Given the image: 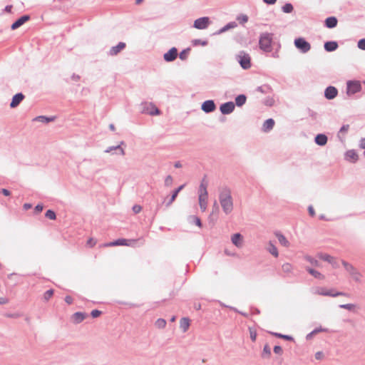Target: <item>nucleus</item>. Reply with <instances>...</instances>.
Instances as JSON below:
<instances>
[{
  "label": "nucleus",
  "instance_id": "423d86ee",
  "mask_svg": "<svg viewBox=\"0 0 365 365\" xmlns=\"http://www.w3.org/2000/svg\"><path fill=\"white\" fill-rule=\"evenodd\" d=\"M341 263H342L343 266L344 267L345 269L351 276V277L356 282H359L361 274L356 270V269L353 265H351V264L348 263L347 262H346L344 260H342Z\"/></svg>",
  "mask_w": 365,
  "mask_h": 365
},
{
  "label": "nucleus",
  "instance_id": "13d9d810",
  "mask_svg": "<svg viewBox=\"0 0 365 365\" xmlns=\"http://www.w3.org/2000/svg\"><path fill=\"white\" fill-rule=\"evenodd\" d=\"M274 351L277 354H281L282 353V349L280 346H275L274 347Z\"/></svg>",
  "mask_w": 365,
  "mask_h": 365
},
{
  "label": "nucleus",
  "instance_id": "bb28decb",
  "mask_svg": "<svg viewBox=\"0 0 365 365\" xmlns=\"http://www.w3.org/2000/svg\"><path fill=\"white\" fill-rule=\"evenodd\" d=\"M199 205L201 210L205 212L207 206V197L198 196Z\"/></svg>",
  "mask_w": 365,
  "mask_h": 365
},
{
  "label": "nucleus",
  "instance_id": "338daca9",
  "mask_svg": "<svg viewBox=\"0 0 365 365\" xmlns=\"http://www.w3.org/2000/svg\"><path fill=\"white\" fill-rule=\"evenodd\" d=\"M65 302L68 304H71L73 303V298L71 297V296H66L65 297Z\"/></svg>",
  "mask_w": 365,
  "mask_h": 365
},
{
  "label": "nucleus",
  "instance_id": "b1692460",
  "mask_svg": "<svg viewBox=\"0 0 365 365\" xmlns=\"http://www.w3.org/2000/svg\"><path fill=\"white\" fill-rule=\"evenodd\" d=\"M324 49L328 52L334 51L338 48L336 41H327L324 43Z\"/></svg>",
  "mask_w": 365,
  "mask_h": 365
},
{
  "label": "nucleus",
  "instance_id": "f257e3e1",
  "mask_svg": "<svg viewBox=\"0 0 365 365\" xmlns=\"http://www.w3.org/2000/svg\"><path fill=\"white\" fill-rule=\"evenodd\" d=\"M218 199L223 212L230 215L234 209V201L232 191L227 186L218 188Z\"/></svg>",
  "mask_w": 365,
  "mask_h": 365
},
{
  "label": "nucleus",
  "instance_id": "9b49d317",
  "mask_svg": "<svg viewBox=\"0 0 365 365\" xmlns=\"http://www.w3.org/2000/svg\"><path fill=\"white\" fill-rule=\"evenodd\" d=\"M201 109L206 113L213 112L216 109V106L212 100H207L202 103Z\"/></svg>",
  "mask_w": 365,
  "mask_h": 365
},
{
  "label": "nucleus",
  "instance_id": "39448f33",
  "mask_svg": "<svg viewBox=\"0 0 365 365\" xmlns=\"http://www.w3.org/2000/svg\"><path fill=\"white\" fill-rule=\"evenodd\" d=\"M237 61L243 69H248L251 67V58L248 53L240 51L237 56Z\"/></svg>",
  "mask_w": 365,
  "mask_h": 365
},
{
  "label": "nucleus",
  "instance_id": "774afa93",
  "mask_svg": "<svg viewBox=\"0 0 365 365\" xmlns=\"http://www.w3.org/2000/svg\"><path fill=\"white\" fill-rule=\"evenodd\" d=\"M359 146L361 148H363L365 150V138L361 139Z\"/></svg>",
  "mask_w": 365,
  "mask_h": 365
},
{
  "label": "nucleus",
  "instance_id": "49530a36",
  "mask_svg": "<svg viewBox=\"0 0 365 365\" xmlns=\"http://www.w3.org/2000/svg\"><path fill=\"white\" fill-rule=\"evenodd\" d=\"M53 289H49V290H47L44 294H43V299L45 301H48L50 299V298L53 296Z\"/></svg>",
  "mask_w": 365,
  "mask_h": 365
},
{
  "label": "nucleus",
  "instance_id": "5fc2aeb1",
  "mask_svg": "<svg viewBox=\"0 0 365 365\" xmlns=\"http://www.w3.org/2000/svg\"><path fill=\"white\" fill-rule=\"evenodd\" d=\"M250 338L252 341H255L256 340L257 337V333L255 331L252 330V329H250Z\"/></svg>",
  "mask_w": 365,
  "mask_h": 365
},
{
  "label": "nucleus",
  "instance_id": "680f3d73",
  "mask_svg": "<svg viewBox=\"0 0 365 365\" xmlns=\"http://www.w3.org/2000/svg\"><path fill=\"white\" fill-rule=\"evenodd\" d=\"M269 88L267 86H259L257 87V91L260 92V93H266V89H268Z\"/></svg>",
  "mask_w": 365,
  "mask_h": 365
},
{
  "label": "nucleus",
  "instance_id": "e2e57ef3",
  "mask_svg": "<svg viewBox=\"0 0 365 365\" xmlns=\"http://www.w3.org/2000/svg\"><path fill=\"white\" fill-rule=\"evenodd\" d=\"M0 192L4 195L5 196H9L11 194L10 191L5 188L1 189Z\"/></svg>",
  "mask_w": 365,
  "mask_h": 365
},
{
  "label": "nucleus",
  "instance_id": "603ef678",
  "mask_svg": "<svg viewBox=\"0 0 365 365\" xmlns=\"http://www.w3.org/2000/svg\"><path fill=\"white\" fill-rule=\"evenodd\" d=\"M321 331H323V329H314L312 332H310L309 334H307V339H309L312 338V336L313 335L319 333Z\"/></svg>",
  "mask_w": 365,
  "mask_h": 365
},
{
  "label": "nucleus",
  "instance_id": "a878e982",
  "mask_svg": "<svg viewBox=\"0 0 365 365\" xmlns=\"http://www.w3.org/2000/svg\"><path fill=\"white\" fill-rule=\"evenodd\" d=\"M54 119H55V117H53H53H46L44 115H39V116L36 117L34 118V120L41 122L43 123H48L50 122L53 121Z\"/></svg>",
  "mask_w": 365,
  "mask_h": 365
},
{
  "label": "nucleus",
  "instance_id": "bf43d9fd",
  "mask_svg": "<svg viewBox=\"0 0 365 365\" xmlns=\"http://www.w3.org/2000/svg\"><path fill=\"white\" fill-rule=\"evenodd\" d=\"M308 212L310 216L314 217L315 215V211L312 205L308 207Z\"/></svg>",
  "mask_w": 365,
  "mask_h": 365
},
{
  "label": "nucleus",
  "instance_id": "dca6fc26",
  "mask_svg": "<svg viewBox=\"0 0 365 365\" xmlns=\"http://www.w3.org/2000/svg\"><path fill=\"white\" fill-rule=\"evenodd\" d=\"M29 16L24 15L18 19L15 22H14L11 25V29L15 30L22 26L25 22H26L29 19Z\"/></svg>",
  "mask_w": 365,
  "mask_h": 365
},
{
  "label": "nucleus",
  "instance_id": "0e129e2a",
  "mask_svg": "<svg viewBox=\"0 0 365 365\" xmlns=\"http://www.w3.org/2000/svg\"><path fill=\"white\" fill-rule=\"evenodd\" d=\"M43 205H41V204H38V205L35 207V211H36V212H41V211L43 210Z\"/></svg>",
  "mask_w": 365,
  "mask_h": 365
},
{
  "label": "nucleus",
  "instance_id": "20e7f679",
  "mask_svg": "<svg viewBox=\"0 0 365 365\" xmlns=\"http://www.w3.org/2000/svg\"><path fill=\"white\" fill-rule=\"evenodd\" d=\"M314 294L322 295V296H329V297H338V296H346L347 294L344 292H334L333 289L328 290L324 287H316L314 292Z\"/></svg>",
  "mask_w": 365,
  "mask_h": 365
},
{
  "label": "nucleus",
  "instance_id": "a19ab883",
  "mask_svg": "<svg viewBox=\"0 0 365 365\" xmlns=\"http://www.w3.org/2000/svg\"><path fill=\"white\" fill-rule=\"evenodd\" d=\"M190 48H187L186 49H184L183 51H182L180 54H179V58L181 59V60H186L187 58V54L190 51Z\"/></svg>",
  "mask_w": 365,
  "mask_h": 365
},
{
  "label": "nucleus",
  "instance_id": "f8f14e48",
  "mask_svg": "<svg viewBox=\"0 0 365 365\" xmlns=\"http://www.w3.org/2000/svg\"><path fill=\"white\" fill-rule=\"evenodd\" d=\"M318 257L321 259L326 261V262H329V264H331L334 268L339 267V263L337 262L336 259L334 257H333L332 256L327 255V254L319 253V254H318Z\"/></svg>",
  "mask_w": 365,
  "mask_h": 365
},
{
  "label": "nucleus",
  "instance_id": "cd10ccee",
  "mask_svg": "<svg viewBox=\"0 0 365 365\" xmlns=\"http://www.w3.org/2000/svg\"><path fill=\"white\" fill-rule=\"evenodd\" d=\"M267 250L274 257H278L279 253H278L277 248L271 241L269 242V245H268V247L267 248Z\"/></svg>",
  "mask_w": 365,
  "mask_h": 365
},
{
  "label": "nucleus",
  "instance_id": "2f4dec72",
  "mask_svg": "<svg viewBox=\"0 0 365 365\" xmlns=\"http://www.w3.org/2000/svg\"><path fill=\"white\" fill-rule=\"evenodd\" d=\"M276 237L281 245L284 247H289V242L282 234L277 232L276 233Z\"/></svg>",
  "mask_w": 365,
  "mask_h": 365
},
{
  "label": "nucleus",
  "instance_id": "f3484780",
  "mask_svg": "<svg viewBox=\"0 0 365 365\" xmlns=\"http://www.w3.org/2000/svg\"><path fill=\"white\" fill-rule=\"evenodd\" d=\"M242 236L240 233L234 234L231 237V241L233 245H235L237 247H242Z\"/></svg>",
  "mask_w": 365,
  "mask_h": 365
},
{
  "label": "nucleus",
  "instance_id": "72a5a7b5",
  "mask_svg": "<svg viewBox=\"0 0 365 365\" xmlns=\"http://www.w3.org/2000/svg\"><path fill=\"white\" fill-rule=\"evenodd\" d=\"M148 106L151 107V110H143L144 113H148L151 115L160 114V110L158 108L155 107L153 104H150V105H148Z\"/></svg>",
  "mask_w": 365,
  "mask_h": 365
},
{
  "label": "nucleus",
  "instance_id": "c756f323",
  "mask_svg": "<svg viewBox=\"0 0 365 365\" xmlns=\"http://www.w3.org/2000/svg\"><path fill=\"white\" fill-rule=\"evenodd\" d=\"M236 26H237L236 22H235V21L230 22L227 24H226L225 26H223L222 29H220L218 31L217 34H220L222 33H224V32L228 31L229 29H234Z\"/></svg>",
  "mask_w": 365,
  "mask_h": 365
},
{
  "label": "nucleus",
  "instance_id": "37998d69",
  "mask_svg": "<svg viewBox=\"0 0 365 365\" xmlns=\"http://www.w3.org/2000/svg\"><path fill=\"white\" fill-rule=\"evenodd\" d=\"M45 216H46V217H47L50 220H55L56 218V213L51 210H47L45 214Z\"/></svg>",
  "mask_w": 365,
  "mask_h": 365
},
{
  "label": "nucleus",
  "instance_id": "c03bdc74",
  "mask_svg": "<svg viewBox=\"0 0 365 365\" xmlns=\"http://www.w3.org/2000/svg\"><path fill=\"white\" fill-rule=\"evenodd\" d=\"M282 269L284 272L289 273L292 269V267L289 263H284V264H282Z\"/></svg>",
  "mask_w": 365,
  "mask_h": 365
},
{
  "label": "nucleus",
  "instance_id": "6ab92c4d",
  "mask_svg": "<svg viewBox=\"0 0 365 365\" xmlns=\"http://www.w3.org/2000/svg\"><path fill=\"white\" fill-rule=\"evenodd\" d=\"M345 158L347 160L355 163L359 159V155L354 150H349L346 152Z\"/></svg>",
  "mask_w": 365,
  "mask_h": 365
},
{
  "label": "nucleus",
  "instance_id": "09e8293b",
  "mask_svg": "<svg viewBox=\"0 0 365 365\" xmlns=\"http://www.w3.org/2000/svg\"><path fill=\"white\" fill-rule=\"evenodd\" d=\"M173 177L171 175H168L165 179V185L166 187H170L173 184Z\"/></svg>",
  "mask_w": 365,
  "mask_h": 365
},
{
  "label": "nucleus",
  "instance_id": "f03ea898",
  "mask_svg": "<svg viewBox=\"0 0 365 365\" xmlns=\"http://www.w3.org/2000/svg\"><path fill=\"white\" fill-rule=\"evenodd\" d=\"M273 34L268 32L262 33L259 38V46L264 52L269 53L272 51Z\"/></svg>",
  "mask_w": 365,
  "mask_h": 365
},
{
  "label": "nucleus",
  "instance_id": "052dcab7",
  "mask_svg": "<svg viewBox=\"0 0 365 365\" xmlns=\"http://www.w3.org/2000/svg\"><path fill=\"white\" fill-rule=\"evenodd\" d=\"M349 128V125H344L339 130V133H346Z\"/></svg>",
  "mask_w": 365,
  "mask_h": 365
},
{
  "label": "nucleus",
  "instance_id": "7ed1b4c3",
  "mask_svg": "<svg viewBox=\"0 0 365 365\" xmlns=\"http://www.w3.org/2000/svg\"><path fill=\"white\" fill-rule=\"evenodd\" d=\"M361 82L359 81H348L346 82V94L351 96L361 91Z\"/></svg>",
  "mask_w": 365,
  "mask_h": 365
},
{
  "label": "nucleus",
  "instance_id": "e433bc0d",
  "mask_svg": "<svg viewBox=\"0 0 365 365\" xmlns=\"http://www.w3.org/2000/svg\"><path fill=\"white\" fill-rule=\"evenodd\" d=\"M282 10L284 13L289 14L293 11L294 7L292 4L287 3L282 7Z\"/></svg>",
  "mask_w": 365,
  "mask_h": 365
},
{
  "label": "nucleus",
  "instance_id": "2eb2a0df",
  "mask_svg": "<svg viewBox=\"0 0 365 365\" xmlns=\"http://www.w3.org/2000/svg\"><path fill=\"white\" fill-rule=\"evenodd\" d=\"M125 43L123 42L118 43V45L111 47V48L109 51V55L110 56H115L118 53H119L122 50H123L125 48Z\"/></svg>",
  "mask_w": 365,
  "mask_h": 365
},
{
  "label": "nucleus",
  "instance_id": "4d7b16f0",
  "mask_svg": "<svg viewBox=\"0 0 365 365\" xmlns=\"http://www.w3.org/2000/svg\"><path fill=\"white\" fill-rule=\"evenodd\" d=\"M324 358V353L322 351H317L315 354V359L317 360H321Z\"/></svg>",
  "mask_w": 365,
  "mask_h": 365
},
{
  "label": "nucleus",
  "instance_id": "6e6552de",
  "mask_svg": "<svg viewBox=\"0 0 365 365\" xmlns=\"http://www.w3.org/2000/svg\"><path fill=\"white\" fill-rule=\"evenodd\" d=\"M210 24V21L208 17H201L194 21L193 27L197 29H205L208 27Z\"/></svg>",
  "mask_w": 365,
  "mask_h": 365
},
{
  "label": "nucleus",
  "instance_id": "a211bd4d",
  "mask_svg": "<svg viewBox=\"0 0 365 365\" xmlns=\"http://www.w3.org/2000/svg\"><path fill=\"white\" fill-rule=\"evenodd\" d=\"M124 142L121 141L120 143L116 146H110L106 150H105V153H109L113 150H117L118 154L120 155H125V150L123 148H121V145H123Z\"/></svg>",
  "mask_w": 365,
  "mask_h": 365
},
{
  "label": "nucleus",
  "instance_id": "1a4fd4ad",
  "mask_svg": "<svg viewBox=\"0 0 365 365\" xmlns=\"http://www.w3.org/2000/svg\"><path fill=\"white\" fill-rule=\"evenodd\" d=\"M235 109V104L232 101L222 103L220 107V110L223 115H228L232 113Z\"/></svg>",
  "mask_w": 365,
  "mask_h": 365
},
{
  "label": "nucleus",
  "instance_id": "864d4df0",
  "mask_svg": "<svg viewBox=\"0 0 365 365\" xmlns=\"http://www.w3.org/2000/svg\"><path fill=\"white\" fill-rule=\"evenodd\" d=\"M101 314V312L97 309H94L91 312V315L93 318H96L99 317Z\"/></svg>",
  "mask_w": 365,
  "mask_h": 365
},
{
  "label": "nucleus",
  "instance_id": "412c9836",
  "mask_svg": "<svg viewBox=\"0 0 365 365\" xmlns=\"http://www.w3.org/2000/svg\"><path fill=\"white\" fill-rule=\"evenodd\" d=\"M87 317V314L84 312H76L72 316V319L74 323L79 324L81 323L86 317Z\"/></svg>",
  "mask_w": 365,
  "mask_h": 365
},
{
  "label": "nucleus",
  "instance_id": "aec40b11",
  "mask_svg": "<svg viewBox=\"0 0 365 365\" xmlns=\"http://www.w3.org/2000/svg\"><path fill=\"white\" fill-rule=\"evenodd\" d=\"M328 140L327 136L324 134H318L314 138L316 144L320 146H324L327 144Z\"/></svg>",
  "mask_w": 365,
  "mask_h": 365
},
{
  "label": "nucleus",
  "instance_id": "4be33fe9",
  "mask_svg": "<svg viewBox=\"0 0 365 365\" xmlns=\"http://www.w3.org/2000/svg\"><path fill=\"white\" fill-rule=\"evenodd\" d=\"M338 23L337 19L334 16H330L326 19L325 26L329 29H333L336 26Z\"/></svg>",
  "mask_w": 365,
  "mask_h": 365
},
{
  "label": "nucleus",
  "instance_id": "f704fd0d",
  "mask_svg": "<svg viewBox=\"0 0 365 365\" xmlns=\"http://www.w3.org/2000/svg\"><path fill=\"white\" fill-rule=\"evenodd\" d=\"M166 321L164 319H158L155 322V326L158 329H164L166 326Z\"/></svg>",
  "mask_w": 365,
  "mask_h": 365
},
{
  "label": "nucleus",
  "instance_id": "8fccbe9b",
  "mask_svg": "<svg viewBox=\"0 0 365 365\" xmlns=\"http://www.w3.org/2000/svg\"><path fill=\"white\" fill-rule=\"evenodd\" d=\"M339 307L341 309L352 310L355 307V304H345L339 305Z\"/></svg>",
  "mask_w": 365,
  "mask_h": 365
},
{
  "label": "nucleus",
  "instance_id": "ddd939ff",
  "mask_svg": "<svg viewBox=\"0 0 365 365\" xmlns=\"http://www.w3.org/2000/svg\"><path fill=\"white\" fill-rule=\"evenodd\" d=\"M338 94L337 89L334 86H328L324 91V96L329 100L334 99Z\"/></svg>",
  "mask_w": 365,
  "mask_h": 365
},
{
  "label": "nucleus",
  "instance_id": "5701e85b",
  "mask_svg": "<svg viewBox=\"0 0 365 365\" xmlns=\"http://www.w3.org/2000/svg\"><path fill=\"white\" fill-rule=\"evenodd\" d=\"M274 125V120L272 118L266 120L262 125V130L264 132H268L271 130Z\"/></svg>",
  "mask_w": 365,
  "mask_h": 365
},
{
  "label": "nucleus",
  "instance_id": "6e6d98bb",
  "mask_svg": "<svg viewBox=\"0 0 365 365\" xmlns=\"http://www.w3.org/2000/svg\"><path fill=\"white\" fill-rule=\"evenodd\" d=\"M141 210H142V207H141L140 205H135L133 207V211L135 214L139 213Z\"/></svg>",
  "mask_w": 365,
  "mask_h": 365
},
{
  "label": "nucleus",
  "instance_id": "393cba45",
  "mask_svg": "<svg viewBox=\"0 0 365 365\" xmlns=\"http://www.w3.org/2000/svg\"><path fill=\"white\" fill-rule=\"evenodd\" d=\"M185 185H180V187H178L175 190L173 191L172 195H171V197L170 199L168 201V202H166V206L167 207H169L171 205V204L175 201V200L176 199L179 192L183 189Z\"/></svg>",
  "mask_w": 365,
  "mask_h": 365
},
{
  "label": "nucleus",
  "instance_id": "79ce46f5",
  "mask_svg": "<svg viewBox=\"0 0 365 365\" xmlns=\"http://www.w3.org/2000/svg\"><path fill=\"white\" fill-rule=\"evenodd\" d=\"M305 259L310 262L312 265L315 267H319V262L317 259L312 257L311 256H306Z\"/></svg>",
  "mask_w": 365,
  "mask_h": 365
},
{
  "label": "nucleus",
  "instance_id": "58836bf2",
  "mask_svg": "<svg viewBox=\"0 0 365 365\" xmlns=\"http://www.w3.org/2000/svg\"><path fill=\"white\" fill-rule=\"evenodd\" d=\"M271 334L278 337V338H282V339H287V340H289V341H291V340H293V338L292 336H289V335H284V334H279V333H275V332H271Z\"/></svg>",
  "mask_w": 365,
  "mask_h": 365
},
{
  "label": "nucleus",
  "instance_id": "de8ad7c7",
  "mask_svg": "<svg viewBox=\"0 0 365 365\" xmlns=\"http://www.w3.org/2000/svg\"><path fill=\"white\" fill-rule=\"evenodd\" d=\"M237 21H239V22L240 24H245L246 22H247L248 16L245 14H242V15H240L239 16H237Z\"/></svg>",
  "mask_w": 365,
  "mask_h": 365
},
{
  "label": "nucleus",
  "instance_id": "473e14b6",
  "mask_svg": "<svg viewBox=\"0 0 365 365\" xmlns=\"http://www.w3.org/2000/svg\"><path fill=\"white\" fill-rule=\"evenodd\" d=\"M246 96L243 94H241L236 97L235 103L237 106H242L246 103Z\"/></svg>",
  "mask_w": 365,
  "mask_h": 365
},
{
  "label": "nucleus",
  "instance_id": "9d476101",
  "mask_svg": "<svg viewBox=\"0 0 365 365\" xmlns=\"http://www.w3.org/2000/svg\"><path fill=\"white\" fill-rule=\"evenodd\" d=\"M178 57V49L173 47L168 52L164 53L163 58L166 62H172Z\"/></svg>",
  "mask_w": 365,
  "mask_h": 365
},
{
  "label": "nucleus",
  "instance_id": "3c124183",
  "mask_svg": "<svg viewBox=\"0 0 365 365\" xmlns=\"http://www.w3.org/2000/svg\"><path fill=\"white\" fill-rule=\"evenodd\" d=\"M359 48L365 50V38H361L358 41L357 44Z\"/></svg>",
  "mask_w": 365,
  "mask_h": 365
},
{
  "label": "nucleus",
  "instance_id": "0eeeda50",
  "mask_svg": "<svg viewBox=\"0 0 365 365\" xmlns=\"http://www.w3.org/2000/svg\"><path fill=\"white\" fill-rule=\"evenodd\" d=\"M294 46L303 53H307L311 49L310 43L304 38H296Z\"/></svg>",
  "mask_w": 365,
  "mask_h": 365
},
{
  "label": "nucleus",
  "instance_id": "69168bd1",
  "mask_svg": "<svg viewBox=\"0 0 365 365\" xmlns=\"http://www.w3.org/2000/svg\"><path fill=\"white\" fill-rule=\"evenodd\" d=\"M87 245H89L90 247H93L96 245V241L93 238H90L87 241Z\"/></svg>",
  "mask_w": 365,
  "mask_h": 365
},
{
  "label": "nucleus",
  "instance_id": "ea45409f",
  "mask_svg": "<svg viewBox=\"0 0 365 365\" xmlns=\"http://www.w3.org/2000/svg\"><path fill=\"white\" fill-rule=\"evenodd\" d=\"M271 354V349L269 345H264L262 351V357H269Z\"/></svg>",
  "mask_w": 365,
  "mask_h": 365
},
{
  "label": "nucleus",
  "instance_id": "4468645a",
  "mask_svg": "<svg viewBox=\"0 0 365 365\" xmlns=\"http://www.w3.org/2000/svg\"><path fill=\"white\" fill-rule=\"evenodd\" d=\"M24 99V95L22 93H16L12 98L11 102L10 103V107L11 108L17 107Z\"/></svg>",
  "mask_w": 365,
  "mask_h": 365
},
{
  "label": "nucleus",
  "instance_id": "c9c22d12",
  "mask_svg": "<svg viewBox=\"0 0 365 365\" xmlns=\"http://www.w3.org/2000/svg\"><path fill=\"white\" fill-rule=\"evenodd\" d=\"M126 240L125 239H118L113 242H110L107 245L108 246H118V245H127Z\"/></svg>",
  "mask_w": 365,
  "mask_h": 365
},
{
  "label": "nucleus",
  "instance_id": "7c9ffc66",
  "mask_svg": "<svg viewBox=\"0 0 365 365\" xmlns=\"http://www.w3.org/2000/svg\"><path fill=\"white\" fill-rule=\"evenodd\" d=\"M190 326V320L188 318H182L180 322V327L182 330L185 332Z\"/></svg>",
  "mask_w": 365,
  "mask_h": 365
},
{
  "label": "nucleus",
  "instance_id": "c85d7f7f",
  "mask_svg": "<svg viewBox=\"0 0 365 365\" xmlns=\"http://www.w3.org/2000/svg\"><path fill=\"white\" fill-rule=\"evenodd\" d=\"M307 271L310 274H312L314 277L317 278V279H324V276L321 274L319 272L312 269V268H307Z\"/></svg>",
  "mask_w": 365,
  "mask_h": 365
},
{
  "label": "nucleus",
  "instance_id": "a18cd8bd",
  "mask_svg": "<svg viewBox=\"0 0 365 365\" xmlns=\"http://www.w3.org/2000/svg\"><path fill=\"white\" fill-rule=\"evenodd\" d=\"M192 45L193 46L201 45L202 46H205L207 45V41H202L200 39H195V40L192 41Z\"/></svg>",
  "mask_w": 365,
  "mask_h": 365
},
{
  "label": "nucleus",
  "instance_id": "4c0bfd02",
  "mask_svg": "<svg viewBox=\"0 0 365 365\" xmlns=\"http://www.w3.org/2000/svg\"><path fill=\"white\" fill-rule=\"evenodd\" d=\"M199 196L202 197H207L208 193L207 190V187H205V185H200L199 190H198Z\"/></svg>",
  "mask_w": 365,
  "mask_h": 365
}]
</instances>
